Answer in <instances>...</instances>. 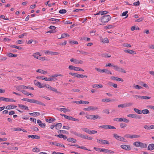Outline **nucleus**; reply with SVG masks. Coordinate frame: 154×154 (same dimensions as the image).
Wrapping results in <instances>:
<instances>
[{
  "instance_id": "obj_58",
  "label": "nucleus",
  "mask_w": 154,
  "mask_h": 154,
  "mask_svg": "<svg viewBox=\"0 0 154 154\" xmlns=\"http://www.w3.org/2000/svg\"><path fill=\"white\" fill-rule=\"evenodd\" d=\"M82 39L84 40H86L87 41H89L90 40V38L86 37H83Z\"/></svg>"
},
{
  "instance_id": "obj_52",
  "label": "nucleus",
  "mask_w": 154,
  "mask_h": 154,
  "mask_svg": "<svg viewBox=\"0 0 154 154\" xmlns=\"http://www.w3.org/2000/svg\"><path fill=\"white\" fill-rule=\"evenodd\" d=\"M68 68H69V69L71 70H74V69H75V67L74 66H73L70 65L69 66Z\"/></svg>"
},
{
  "instance_id": "obj_32",
  "label": "nucleus",
  "mask_w": 154,
  "mask_h": 154,
  "mask_svg": "<svg viewBox=\"0 0 154 154\" xmlns=\"http://www.w3.org/2000/svg\"><path fill=\"white\" fill-rule=\"evenodd\" d=\"M82 129L83 131H84L89 134L90 133V130H89L88 128H82Z\"/></svg>"
},
{
  "instance_id": "obj_47",
  "label": "nucleus",
  "mask_w": 154,
  "mask_h": 154,
  "mask_svg": "<svg viewBox=\"0 0 154 154\" xmlns=\"http://www.w3.org/2000/svg\"><path fill=\"white\" fill-rule=\"evenodd\" d=\"M127 116L132 118L135 119V114H129L127 115Z\"/></svg>"
},
{
  "instance_id": "obj_31",
  "label": "nucleus",
  "mask_w": 154,
  "mask_h": 154,
  "mask_svg": "<svg viewBox=\"0 0 154 154\" xmlns=\"http://www.w3.org/2000/svg\"><path fill=\"white\" fill-rule=\"evenodd\" d=\"M103 87V86L101 84H94V87L95 88H102Z\"/></svg>"
},
{
  "instance_id": "obj_54",
  "label": "nucleus",
  "mask_w": 154,
  "mask_h": 154,
  "mask_svg": "<svg viewBox=\"0 0 154 154\" xmlns=\"http://www.w3.org/2000/svg\"><path fill=\"white\" fill-rule=\"evenodd\" d=\"M87 20V19L86 18H84L82 19H79V20L82 21V23H84Z\"/></svg>"
},
{
  "instance_id": "obj_7",
  "label": "nucleus",
  "mask_w": 154,
  "mask_h": 154,
  "mask_svg": "<svg viewBox=\"0 0 154 154\" xmlns=\"http://www.w3.org/2000/svg\"><path fill=\"white\" fill-rule=\"evenodd\" d=\"M51 144H52L54 145H55L57 146H60L62 147H65V146L63 144H60L59 143H57L56 141H55L54 142H52L51 143H50Z\"/></svg>"
},
{
  "instance_id": "obj_37",
  "label": "nucleus",
  "mask_w": 154,
  "mask_h": 154,
  "mask_svg": "<svg viewBox=\"0 0 154 154\" xmlns=\"http://www.w3.org/2000/svg\"><path fill=\"white\" fill-rule=\"evenodd\" d=\"M79 51V52H80V53H81L82 54H83V55H87L88 53L87 52H85V51Z\"/></svg>"
},
{
  "instance_id": "obj_5",
  "label": "nucleus",
  "mask_w": 154,
  "mask_h": 154,
  "mask_svg": "<svg viewBox=\"0 0 154 154\" xmlns=\"http://www.w3.org/2000/svg\"><path fill=\"white\" fill-rule=\"evenodd\" d=\"M113 137L118 140L121 141H125V139L123 137L118 135L117 134H114Z\"/></svg>"
},
{
  "instance_id": "obj_28",
  "label": "nucleus",
  "mask_w": 154,
  "mask_h": 154,
  "mask_svg": "<svg viewBox=\"0 0 154 154\" xmlns=\"http://www.w3.org/2000/svg\"><path fill=\"white\" fill-rule=\"evenodd\" d=\"M134 111L138 114H142V110H139L137 108H134Z\"/></svg>"
},
{
  "instance_id": "obj_43",
  "label": "nucleus",
  "mask_w": 154,
  "mask_h": 154,
  "mask_svg": "<svg viewBox=\"0 0 154 154\" xmlns=\"http://www.w3.org/2000/svg\"><path fill=\"white\" fill-rule=\"evenodd\" d=\"M103 43H108L109 42L108 39L107 38H105L103 39Z\"/></svg>"
},
{
  "instance_id": "obj_25",
  "label": "nucleus",
  "mask_w": 154,
  "mask_h": 154,
  "mask_svg": "<svg viewBox=\"0 0 154 154\" xmlns=\"http://www.w3.org/2000/svg\"><path fill=\"white\" fill-rule=\"evenodd\" d=\"M10 47L11 48H15L19 50H21L22 48L21 47L15 45H10Z\"/></svg>"
},
{
  "instance_id": "obj_40",
  "label": "nucleus",
  "mask_w": 154,
  "mask_h": 154,
  "mask_svg": "<svg viewBox=\"0 0 154 154\" xmlns=\"http://www.w3.org/2000/svg\"><path fill=\"white\" fill-rule=\"evenodd\" d=\"M69 43L72 45L74 44H78V42L77 41H69Z\"/></svg>"
},
{
  "instance_id": "obj_56",
  "label": "nucleus",
  "mask_w": 154,
  "mask_h": 154,
  "mask_svg": "<svg viewBox=\"0 0 154 154\" xmlns=\"http://www.w3.org/2000/svg\"><path fill=\"white\" fill-rule=\"evenodd\" d=\"M72 117L71 116H68L66 115V116H65V118L66 119H67L69 120H71Z\"/></svg>"
},
{
  "instance_id": "obj_57",
  "label": "nucleus",
  "mask_w": 154,
  "mask_h": 154,
  "mask_svg": "<svg viewBox=\"0 0 154 154\" xmlns=\"http://www.w3.org/2000/svg\"><path fill=\"white\" fill-rule=\"evenodd\" d=\"M80 101L82 102L81 103V104H88L89 103V102L88 101H84L83 100H80Z\"/></svg>"
},
{
  "instance_id": "obj_4",
  "label": "nucleus",
  "mask_w": 154,
  "mask_h": 154,
  "mask_svg": "<svg viewBox=\"0 0 154 154\" xmlns=\"http://www.w3.org/2000/svg\"><path fill=\"white\" fill-rule=\"evenodd\" d=\"M114 69L119 72L126 73V71L122 68L119 67L117 65H115Z\"/></svg>"
},
{
  "instance_id": "obj_53",
  "label": "nucleus",
  "mask_w": 154,
  "mask_h": 154,
  "mask_svg": "<svg viewBox=\"0 0 154 154\" xmlns=\"http://www.w3.org/2000/svg\"><path fill=\"white\" fill-rule=\"evenodd\" d=\"M133 96L136 98H139V99H142L143 96H138L137 95H133Z\"/></svg>"
},
{
  "instance_id": "obj_48",
  "label": "nucleus",
  "mask_w": 154,
  "mask_h": 154,
  "mask_svg": "<svg viewBox=\"0 0 154 154\" xmlns=\"http://www.w3.org/2000/svg\"><path fill=\"white\" fill-rule=\"evenodd\" d=\"M105 73L106 74H110V75H112V72H110V71L109 70H108L107 69H105Z\"/></svg>"
},
{
  "instance_id": "obj_50",
  "label": "nucleus",
  "mask_w": 154,
  "mask_h": 154,
  "mask_svg": "<svg viewBox=\"0 0 154 154\" xmlns=\"http://www.w3.org/2000/svg\"><path fill=\"white\" fill-rule=\"evenodd\" d=\"M111 100L109 99H104L102 100V101L104 102H108L110 101Z\"/></svg>"
},
{
  "instance_id": "obj_14",
  "label": "nucleus",
  "mask_w": 154,
  "mask_h": 154,
  "mask_svg": "<svg viewBox=\"0 0 154 154\" xmlns=\"http://www.w3.org/2000/svg\"><path fill=\"white\" fill-rule=\"evenodd\" d=\"M55 128L57 130H59L62 127V124L61 123H57L55 125Z\"/></svg>"
},
{
  "instance_id": "obj_20",
  "label": "nucleus",
  "mask_w": 154,
  "mask_h": 154,
  "mask_svg": "<svg viewBox=\"0 0 154 154\" xmlns=\"http://www.w3.org/2000/svg\"><path fill=\"white\" fill-rule=\"evenodd\" d=\"M7 55L9 57H16L17 56V54H13L11 53H8Z\"/></svg>"
},
{
  "instance_id": "obj_2",
  "label": "nucleus",
  "mask_w": 154,
  "mask_h": 154,
  "mask_svg": "<svg viewBox=\"0 0 154 154\" xmlns=\"http://www.w3.org/2000/svg\"><path fill=\"white\" fill-rule=\"evenodd\" d=\"M86 117L88 119L95 120L98 118L100 119V117L98 115H87Z\"/></svg>"
},
{
  "instance_id": "obj_26",
  "label": "nucleus",
  "mask_w": 154,
  "mask_h": 154,
  "mask_svg": "<svg viewBox=\"0 0 154 154\" xmlns=\"http://www.w3.org/2000/svg\"><path fill=\"white\" fill-rule=\"evenodd\" d=\"M50 88V90L57 93H61L58 91L57 89L54 88L52 87H51Z\"/></svg>"
},
{
  "instance_id": "obj_35",
  "label": "nucleus",
  "mask_w": 154,
  "mask_h": 154,
  "mask_svg": "<svg viewBox=\"0 0 154 154\" xmlns=\"http://www.w3.org/2000/svg\"><path fill=\"white\" fill-rule=\"evenodd\" d=\"M0 101H4L5 102H8V98H6L4 97H0Z\"/></svg>"
},
{
  "instance_id": "obj_49",
  "label": "nucleus",
  "mask_w": 154,
  "mask_h": 154,
  "mask_svg": "<svg viewBox=\"0 0 154 154\" xmlns=\"http://www.w3.org/2000/svg\"><path fill=\"white\" fill-rule=\"evenodd\" d=\"M67 132H68L66 131L62 130H59L58 131V133H60L67 134Z\"/></svg>"
},
{
  "instance_id": "obj_62",
  "label": "nucleus",
  "mask_w": 154,
  "mask_h": 154,
  "mask_svg": "<svg viewBox=\"0 0 154 154\" xmlns=\"http://www.w3.org/2000/svg\"><path fill=\"white\" fill-rule=\"evenodd\" d=\"M21 92L24 95L28 96V94L29 93L27 92L26 91L24 90H23L22 91H21Z\"/></svg>"
},
{
  "instance_id": "obj_13",
  "label": "nucleus",
  "mask_w": 154,
  "mask_h": 154,
  "mask_svg": "<svg viewBox=\"0 0 154 154\" xmlns=\"http://www.w3.org/2000/svg\"><path fill=\"white\" fill-rule=\"evenodd\" d=\"M74 134L75 135L79 137H81V138L84 139H85V135L81 134L80 133H79L78 132H74Z\"/></svg>"
},
{
  "instance_id": "obj_64",
  "label": "nucleus",
  "mask_w": 154,
  "mask_h": 154,
  "mask_svg": "<svg viewBox=\"0 0 154 154\" xmlns=\"http://www.w3.org/2000/svg\"><path fill=\"white\" fill-rule=\"evenodd\" d=\"M49 28L52 30H54L56 29V27L53 26H51Z\"/></svg>"
},
{
  "instance_id": "obj_36",
  "label": "nucleus",
  "mask_w": 154,
  "mask_h": 154,
  "mask_svg": "<svg viewBox=\"0 0 154 154\" xmlns=\"http://www.w3.org/2000/svg\"><path fill=\"white\" fill-rule=\"evenodd\" d=\"M71 62H73L75 64H78V60L74 58H71L70 60Z\"/></svg>"
},
{
  "instance_id": "obj_24",
  "label": "nucleus",
  "mask_w": 154,
  "mask_h": 154,
  "mask_svg": "<svg viewBox=\"0 0 154 154\" xmlns=\"http://www.w3.org/2000/svg\"><path fill=\"white\" fill-rule=\"evenodd\" d=\"M16 88L17 90L21 92V91L22 90V89H23L22 85L17 86L16 87Z\"/></svg>"
},
{
  "instance_id": "obj_30",
  "label": "nucleus",
  "mask_w": 154,
  "mask_h": 154,
  "mask_svg": "<svg viewBox=\"0 0 154 154\" xmlns=\"http://www.w3.org/2000/svg\"><path fill=\"white\" fill-rule=\"evenodd\" d=\"M140 141H136L134 142L133 144L136 147H140Z\"/></svg>"
},
{
  "instance_id": "obj_33",
  "label": "nucleus",
  "mask_w": 154,
  "mask_h": 154,
  "mask_svg": "<svg viewBox=\"0 0 154 154\" xmlns=\"http://www.w3.org/2000/svg\"><path fill=\"white\" fill-rule=\"evenodd\" d=\"M115 65L110 63H108L106 64V66H108L109 67H112L113 68H114Z\"/></svg>"
},
{
  "instance_id": "obj_16",
  "label": "nucleus",
  "mask_w": 154,
  "mask_h": 154,
  "mask_svg": "<svg viewBox=\"0 0 154 154\" xmlns=\"http://www.w3.org/2000/svg\"><path fill=\"white\" fill-rule=\"evenodd\" d=\"M67 140L69 142H70L73 143H75L77 141V140L71 137L68 138L67 139Z\"/></svg>"
},
{
  "instance_id": "obj_18",
  "label": "nucleus",
  "mask_w": 154,
  "mask_h": 154,
  "mask_svg": "<svg viewBox=\"0 0 154 154\" xmlns=\"http://www.w3.org/2000/svg\"><path fill=\"white\" fill-rule=\"evenodd\" d=\"M17 106H16L8 105L5 107V109H10L15 108Z\"/></svg>"
},
{
  "instance_id": "obj_39",
  "label": "nucleus",
  "mask_w": 154,
  "mask_h": 154,
  "mask_svg": "<svg viewBox=\"0 0 154 154\" xmlns=\"http://www.w3.org/2000/svg\"><path fill=\"white\" fill-rule=\"evenodd\" d=\"M59 54V53L57 52L53 51H50L49 52V54L51 55H56Z\"/></svg>"
},
{
  "instance_id": "obj_10",
  "label": "nucleus",
  "mask_w": 154,
  "mask_h": 154,
  "mask_svg": "<svg viewBox=\"0 0 154 154\" xmlns=\"http://www.w3.org/2000/svg\"><path fill=\"white\" fill-rule=\"evenodd\" d=\"M19 107L21 109H25L26 110H28L29 109L28 106L24 105L21 104H19L18 105Z\"/></svg>"
},
{
  "instance_id": "obj_1",
  "label": "nucleus",
  "mask_w": 154,
  "mask_h": 154,
  "mask_svg": "<svg viewBox=\"0 0 154 154\" xmlns=\"http://www.w3.org/2000/svg\"><path fill=\"white\" fill-rule=\"evenodd\" d=\"M111 19V17L109 15H106L102 17L100 19L102 22L106 23Z\"/></svg>"
},
{
  "instance_id": "obj_17",
  "label": "nucleus",
  "mask_w": 154,
  "mask_h": 154,
  "mask_svg": "<svg viewBox=\"0 0 154 154\" xmlns=\"http://www.w3.org/2000/svg\"><path fill=\"white\" fill-rule=\"evenodd\" d=\"M57 109L60 111H63L64 112H69L70 111V110L64 108H61L59 109Z\"/></svg>"
},
{
  "instance_id": "obj_44",
  "label": "nucleus",
  "mask_w": 154,
  "mask_h": 154,
  "mask_svg": "<svg viewBox=\"0 0 154 154\" xmlns=\"http://www.w3.org/2000/svg\"><path fill=\"white\" fill-rule=\"evenodd\" d=\"M90 108L91 110H92L93 111L96 110L98 109L97 107L96 106L94 107L92 106H90Z\"/></svg>"
},
{
  "instance_id": "obj_6",
  "label": "nucleus",
  "mask_w": 154,
  "mask_h": 154,
  "mask_svg": "<svg viewBox=\"0 0 154 154\" xmlns=\"http://www.w3.org/2000/svg\"><path fill=\"white\" fill-rule=\"evenodd\" d=\"M121 147L123 149L127 150H130L131 149L130 146L125 145H121Z\"/></svg>"
},
{
  "instance_id": "obj_22",
  "label": "nucleus",
  "mask_w": 154,
  "mask_h": 154,
  "mask_svg": "<svg viewBox=\"0 0 154 154\" xmlns=\"http://www.w3.org/2000/svg\"><path fill=\"white\" fill-rule=\"evenodd\" d=\"M29 114L31 116H39L40 114L39 112H34L33 113H29Z\"/></svg>"
},
{
  "instance_id": "obj_60",
  "label": "nucleus",
  "mask_w": 154,
  "mask_h": 154,
  "mask_svg": "<svg viewBox=\"0 0 154 154\" xmlns=\"http://www.w3.org/2000/svg\"><path fill=\"white\" fill-rule=\"evenodd\" d=\"M108 13V12L107 11H101L100 14L101 15H103L104 14H106Z\"/></svg>"
},
{
  "instance_id": "obj_38",
  "label": "nucleus",
  "mask_w": 154,
  "mask_h": 154,
  "mask_svg": "<svg viewBox=\"0 0 154 154\" xmlns=\"http://www.w3.org/2000/svg\"><path fill=\"white\" fill-rule=\"evenodd\" d=\"M30 128L35 131H37L39 130V129L38 128L35 126L31 127Z\"/></svg>"
},
{
  "instance_id": "obj_23",
  "label": "nucleus",
  "mask_w": 154,
  "mask_h": 154,
  "mask_svg": "<svg viewBox=\"0 0 154 154\" xmlns=\"http://www.w3.org/2000/svg\"><path fill=\"white\" fill-rule=\"evenodd\" d=\"M48 20L49 21H55L57 23L59 22L60 21V19H57L54 18H51L48 19Z\"/></svg>"
},
{
  "instance_id": "obj_61",
  "label": "nucleus",
  "mask_w": 154,
  "mask_h": 154,
  "mask_svg": "<svg viewBox=\"0 0 154 154\" xmlns=\"http://www.w3.org/2000/svg\"><path fill=\"white\" fill-rule=\"evenodd\" d=\"M103 112L107 114H109V110L108 109H105L103 111Z\"/></svg>"
},
{
  "instance_id": "obj_34",
  "label": "nucleus",
  "mask_w": 154,
  "mask_h": 154,
  "mask_svg": "<svg viewBox=\"0 0 154 154\" xmlns=\"http://www.w3.org/2000/svg\"><path fill=\"white\" fill-rule=\"evenodd\" d=\"M67 12V11L65 9H63L61 10H60L59 11V13L61 14H65Z\"/></svg>"
},
{
  "instance_id": "obj_46",
  "label": "nucleus",
  "mask_w": 154,
  "mask_h": 154,
  "mask_svg": "<svg viewBox=\"0 0 154 154\" xmlns=\"http://www.w3.org/2000/svg\"><path fill=\"white\" fill-rule=\"evenodd\" d=\"M32 151L33 152H38L40 151V149L37 148H34L32 149Z\"/></svg>"
},
{
  "instance_id": "obj_21",
  "label": "nucleus",
  "mask_w": 154,
  "mask_h": 154,
  "mask_svg": "<svg viewBox=\"0 0 154 154\" xmlns=\"http://www.w3.org/2000/svg\"><path fill=\"white\" fill-rule=\"evenodd\" d=\"M140 147L141 148H146L147 147V144L146 143L140 142Z\"/></svg>"
},
{
  "instance_id": "obj_19",
  "label": "nucleus",
  "mask_w": 154,
  "mask_h": 154,
  "mask_svg": "<svg viewBox=\"0 0 154 154\" xmlns=\"http://www.w3.org/2000/svg\"><path fill=\"white\" fill-rule=\"evenodd\" d=\"M101 144H109V142L107 140H101Z\"/></svg>"
},
{
  "instance_id": "obj_45",
  "label": "nucleus",
  "mask_w": 154,
  "mask_h": 154,
  "mask_svg": "<svg viewBox=\"0 0 154 154\" xmlns=\"http://www.w3.org/2000/svg\"><path fill=\"white\" fill-rule=\"evenodd\" d=\"M102 56L104 57H111V55H108V54L106 53L103 54H102Z\"/></svg>"
},
{
  "instance_id": "obj_9",
  "label": "nucleus",
  "mask_w": 154,
  "mask_h": 154,
  "mask_svg": "<svg viewBox=\"0 0 154 154\" xmlns=\"http://www.w3.org/2000/svg\"><path fill=\"white\" fill-rule=\"evenodd\" d=\"M124 51L126 53H129V54H136V52L132 50L129 49L125 50H124Z\"/></svg>"
},
{
  "instance_id": "obj_29",
  "label": "nucleus",
  "mask_w": 154,
  "mask_h": 154,
  "mask_svg": "<svg viewBox=\"0 0 154 154\" xmlns=\"http://www.w3.org/2000/svg\"><path fill=\"white\" fill-rule=\"evenodd\" d=\"M56 120V119L54 118H51L50 119H46V122L49 123H51L52 122H54Z\"/></svg>"
},
{
  "instance_id": "obj_51",
  "label": "nucleus",
  "mask_w": 154,
  "mask_h": 154,
  "mask_svg": "<svg viewBox=\"0 0 154 154\" xmlns=\"http://www.w3.org/2000/svg\"><path fill=\"white\" fill-rule=\"evenodd\" d=\"M140 137V136L138 135L134 134L131 136V139L133 138H137Z\"/></svg>"
},
{
  "instance_id": "obj_15",
  "label": "nucleus",
  "mask_w": 154,
  "mask_h": 154,
  "mask_svg": "<svg viewBox=\"0 0 154 154\" xmlns=\"http://www.w3.org/2000/svg\"><path fill=\"white\" fill-rule=\"evenodd\" d=\"M36 72H39L43 74H45L47 73V72L46 71L43 70L41 69H38L36 70Z\"/></svg>"
},
{
  "instance_id": "obj_59",
  "label": "nucleus",
  "mask_w": 154,
  "mask_h": 154,
  "mask_svg": "<svg viewBox=\"0 0 154 154\" xmlns=\"http://www.w3.org/2000/svg\"><path fill=\"white\" fill-rule=\"evenodd\" d=\"M137 26H132L131 28V30L132 31H134L135 30H137Z\"/></svg>"
},
{
  "instance_id": "obj_8",
  "label": "nucleus",
  "mask_w": 154,
  "mask_h": 154,
  "mask_svg": "<svg viewBox=\"0 0 154 154\" xmlns=\"http://www.w3.org/2000/svg\"><path fill=\"white\" fill-rule=\"evenodd\" d=\"M102 152H106L108 153L113 154L114 153V152L111 150L106 149H105L102 148V150H101Z\"/></svg>"
},
{
  "instance_id": "obj_55",
  "label": "nucleus",
  "mask_w": 154,
  "mask_h": 154,
  "mask_svg": "<svg viewBox=\"0 0 154 154\" xmlns=\"http://www.w3.org/2000/svg\"><path fill=\"white\" fill-rule=\"evenodd\" d=\"M94 149L96 151H100V152H102V151L101 150H102V149H100L99 148H97L96 147H94Z\"/></svg>"
},
{
  "instance_id": "obj_3",
  "label": "nucleus",
  "mask_w": 154,
  "mask_h": 154,
  "mask_svg": "<svg viewBox=\"0 0 154 154\" xmlns=\"http://www.w3.org/2000/svg\"><path fill=\"white\" fill-rule=\"evenodd\" d=\"M113 121L116 122H124L125 123H128L129 120L128 119L124 118H116L113 119Z\"/></svg>"
},
{
  "instance_id": "obj_12",
  "label": "nucleus",
  "mask_w": 154,
  "mask_h": 154,
  "mask_svg": "<svg viewBox=\"0 0 154 154\" xmlns=\"http://www.w3.org/2000/svg\"><path fill=\"white\" fill-rule=\"evenodd\" d=\"M154 149V143H151L149 145L147 149L148 150H152Z\"/></svg>"
},
{
  "instance_id": "obj_11",
  "label": "nucleus",
  "mask_w": 154,
  "mask_h": 154,
  "mask_svg": "<svg viewBox=\"0 0 154 154\" xmlns=\"http://www.w3.org/2000/svg\"><path fill=\"white\" fill-rule=\"evenodd\" d=\"M28 137L36 139H40V137L39 136L35 135H29L28 136Z\"/></svg>"
},
{
  "instance_id": "obj_27",
  "label": "nucleus",
  "mask_w": 154,
  "mask_h": 154,
  "mask_svg": "<svg viewBox=\"0 0 154 154\" xmlns=\"http://www.w3.org/2000/svg\"><path fill=\"white\" fill-rule=\"evenodd\" d=\"M149 113V111L147 109H143L142 110V113H143L144 114H148Z\"/></svg>"
},
{
  "instance_id": "obj_41",
  "label": "nucleus",
  "mask_w": 154,
  "mask_h": 154,
  "mask_svg": "<svg viewBox=\"0 0 154 154\" xmlns=\"http://www.w3.org/2000/svg\"><path fill=\"white\" fill-rule=\"evenodd\" d=\"M127 126V125L125 123H122L120 124V127L121 128L125 127Z\"/></svg>"
},
{
  "instance_id": "obj_63",
  "label": "nucleus",
  "mask_w": 154,
  "mask_h": 154,
  "mask_svg": "<svg viewBox=\"0 0 154 154\" xmlns=\"http://www.w3.org/2000/svg\"><path fill=\"white\" fill-rule=\"evenodd\" d=\"M144 128L146 130H150V126L145 125L144 126Z\"/></svg>"
},
{
  "instance_id": "obj_42",
  "label": "nucleus",
  "mask_w": 154,
  "mask_h": 154,
  "mask_svg": "<svg viewBox=\"0 0 154 154\" xmlns=\"http://www.w3.org/2000/svg\"><path fill=\"white\" fill-rule=\"evenodd\" d=\"M69 35L68 34L63 33L62 34L60 38H59V39L63 38H65L67 36H69Z\"/></svg>"
}]
</instances>
